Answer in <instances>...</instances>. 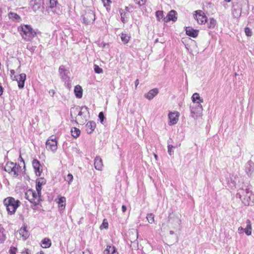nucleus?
Masks as SVG:
<instances>
[{
    "instance_id": "a878e982",
    "label": "nucleus",
    "mask_w": 254,
    "mask_h": 254,
    "mask_svg": "<svg viewBox=\"0 0 254 254\" xmlns=\"http://www.w3.org/2000/svg\"><path fill=\"white\" fill-rule=\"evenodd\" d=\"M51 245V241L49 239L45 238L42 242V247L44 248H49Z\"/></svg>"
},
{
    "instance_id": "4c0bfd02",
    "label": "nucleus",
    "mask_w": 254,
    "mask_h": 254,
    "mask_svg": "<svg viewBox=\"0 0 254 254\" xmlns=\"http://www.w3.org/2000/svg\"><path fill=\"white\" fill-rule=\"evenodd\" d=\"M44 183L42 182L40 183V182H37L36 186V189L37 191L41 193V186L43 185Z\"/></svg>"
},
{
    "instance_id": "4be33fe9",
    "label": "nucleus",
    "mask_w": 254,
    "mask_h": 254,
    "mask_svg": "<svg viewBox=\"0 0 254 254\" xmlns=\"http://www.w3.org/2000/svg\"><path fill=\"white\" fill-rule=\"evenodd\" d=\"M74 92L77 98H81L82 97L83 90L80 85H77L74 87Z\"/></svg>"
},
{
    "instance_id": "ddd939ff",
    "label": "nucleus",
    "mask_w": 254,
    "mask_h": 254,
    "mask_svg": "<svg viewBox=\"0 0 254 254\" xmlns=\"http://www.w3.org/2000/svg\"><path fill=\"white\" fill-rule=\"evenodd\" d=\"M159 93L157 88H153L144 94V97L148 100H152Z\"/></svg>"
},
{
    "instance_id": "c03bdc74",
    "label": "nucleus",
    "mask_w": 254,
    "mask_h": 254,
    "mask_svg": "<svg viewBox=\"0 0 254 254\" xmlns=\"http://www.w3.org/2000/svg\"><path fill=\"white\" fill-rule=\"evenodd\" d=\"M17 248L15 247H11L9 250V253L10 254H16Z\"/></svg>"
},
{
    "instance_id": "f704fd0d",
    "label": "nucleus",
    "mask_w": 254,
    "mask_h": 254,
    "mask_svg": "<svg viewBox=\"0 0 254 254\" xmlns=\"http://www.w3.org/2000/svg\"><path fill=\"white\" fill-rule=\"evenodd\" d=\"M8 16L9 18H13L16 20L19 18V16H18V15L14 12H10L8 14Z\"/></svg>"
},
{
    "instance_id": "dca6fc26",
    "label": "nucleus",
    "mask_w": 254,
    "mask_h": 254,
    "mask_svg": "<svg viewBox=\"0 0 254 254\" xmlns=\"http://www.w3.org/2000/svg\"><path fill=\"white\" fill-rule=\"evenodd\" d=\"M198 30L194 29L190 27H187L186 28V33L189 36L195 38L198 36Z\"/></svg>"
},
{
    "instance_id": "b1692460",
    "label": "nucleus",
    "mask_w": 254,
    "mask_h": 254,
    "mask_svg": "<svg viewBox=\"0 0 254 254\" xmlns=\"http://www.w3.org/2000/svg\"><path fill=\"white\" fill-rule=\"evenodd\" d=\"M241 199L242 202L245 205H250L251 204V198L250 196V193L247 192L246 196H245L244 198H242L241 197H240Z\"/></svg>"
},
{
    "instance_id": "2eb2a0df",
    "label": "nucleus",
    "mask_w": 254,
    "mask_h": 254,
    "mask_svg": "<svg viewBox=\"0 0 254 254\" xmlns=\"http://www.w3.org/2000/svg\"><path fill=\"white\" fill-rule=\"evenodd\" d=\"M176 12L175 10H171L168 14L167 16L164 18V21L165 22H168L170 20H172L174 21H176L177 19V17L176 16Z\"/></svg>"
},
{
    "instance_id": "423d86ee",
    "label": "nucleus",
    "mask_w": 254,
    "mask_h": 254,
    "mask_svg": "<svg viewBox=\"0 0 254 254\" xmlns=\"http://www.w3.org/2000/svg\"><path fill=\"white\" fill-rule=\"evenodd\" d=\"M202 110L203 107L200 104H193L190 107L191 117L195 119L201 116Z\"/></svg>"
},
{
    "instance_id": "49530a36",
    "label": "nucleus",
    "mask_w": 254,
    "mask_h": 254,
    "mask_svg": "<svg viewBox=\"0 0 254 254\" xmlns=\"http://www.w3.org/2000/svg\"><path fill=\"white\" fill-rule=\"evenodd\" d=\"M104 118L105 117H104V115L103 113V112H100L99 114V118L101 123H103V122L104 121Z\"/></svg>"
},
{
    "instance_id": "7ed1b4c3",
    "label": "nucleus",
    "mask_w": 254,
    "mask_h": 254,
    "mask_svg": "<svg viewBox=\"0 0 254 254\" xmlns=\"http://www.w3.org/2000/svg\"><path fill=\"white\" fill-rule=\"evenodd\" d=\"M3 203L7 210L11 214H13L19 206V201L13 197H8L4 199Z\"/></svg>"
},
{
    "instance_id": "f8f14e48",
    "label": "nucleus",
    "mask_w": 254,
    "mask_h": 254,
    "mask_svg": "<svg viewBox=\"0 0 254 254\" xmlns=\"http://www.w3.org/2000/svg\"><path fill=\"white\" fill-rule=\"evenodd\" d=\"M32 165L36 175L38 176H40L42 172V167L40 165V162L37 160L34 159L32 162Z\"/></svg>"
},
{
    "instance_id": "39448f33",
    "label": "nucleus",
    "mask_w": 254,
    "mask_h": 254,
    "mask_svg": "<svg viewBox=\"0 0 254 254\" xmlns=\"http://www.w3.org/2000/svg\"><path fill=\"white\" fill-rule=\"evenodd\" d=\"M27 198L32 203L38 204L41 200V193L37 190H29L26 193Z\"/></svg>"
},
{
    "instance_id": "412c9836",
    "label": "nucleus",
    "mask_w": 254,
    "mask_h": 254,
    "mask_svg": "<svg viewBox=\"0 0 254 254\" xmlns=\"http://www.w3.org/2000/svg\"><path fill=\"white\" fill-rule=\"evenodd\" d=\"M191 100L193 102V104H200L201 103H202L203 101V100L202 98H201L199 94L197 93H194L192 97H191Z\"/></svg>"
},
{
    "instance_id": "393cba45",
    "label": "nucleus",
    "mask_w": 254,
    "mask_h": 254,
    "mask_svg": "<svg viewBox=\"0 0 254 254\" xmlns=\"http://www.w3.org/2000/svg\"><path fill=\"white\" fill-rule=\"evenodd\" d=\"M121 39L124 44H127L130 40V36L127 34L122 33L121 35Z\"/></svg>"
},
{
    "instance_id": "603ef678",
    "label": "nucleus",
    "mask_w": 254,
    "mask_h": 254,
    "mask_svg": "<svg viewBox=\"0 0 254 254\" xmlns=\"http://www.w3.org/2000/svg\"><path fill=\"white\" fill-rule=\"evenodd\" d=\"M103 3H104V5L105 6L108 5L109 4V3L110 2V0H102Z\"/></svg>"
},
{
    "instance_id": "052dcab7",
    "label": "nucleus",
    "mask_w": 254,
    "mask_h": 254,
    "mask_svg": "<svg viewBox=\"0 0 254 254\" xmlns=\"http://www.w3.org/2000/svg\"><path fill=\"white\" fill-rule=\"evenodd\" d=\"M44 254V253H43V252H41L39 254V253H38V254Z\"/></svg>"
},
{
    "instance_id": "4d7b16f0",
    "label": "nucleus",
    "mask_w": 254,
    "mask_h": 254,
    "mask_svg": "<svg viewBox=\"0 0 254 254\" xmlns=\"http://www.w3.org/2000/svg\"><path fill=\"white\" fill-rule=\"evenodd\" d=\"M170 234L171 235H173V234H175V233H174V231H173V230H170Z\"/></svg>"
},
{
    "instance_id": "e433bc0d",
    "label": "nucleus",
    "mask_w": 254,
    "mask_h": 254,
    "mask_svg": "<svg viewBox=\"0 0 254 254\" xmlns=\"http://www.w3.org/2000/svg\"><path fill=\"white\" fill-rule=\"evenodd\" d=\"M108 227V223L106 219H104L102 224L100 227L101 229H103V228L107 229Z\"/></svg>"
},
{
    "instance_id": "bb28decb",
    "label": "nucleus",
    "mask_w": 254,
    "mask_h": 254,
    "mask_svg": "<svg viewBox=\"0 0 254 254\" xmlns=\"http://www.w3.org/2000/svg\"><path fill=\"white\" fill-rule=\"evenodd\" d=\"M41 5V0H35L34 1V4H33V9L34 11H36L40 8Z\"/></svg>"
},
{
    "instance_id": "864d4df0",
    "label": "nucleus",
    "mask_w": 254,
    "mask_h": 254,
    "mask_svg": "<svg viewBox=\"0 0 254 254\" xmlns=\"http://www.w3.org/2000/svg\"><path fill=\"white\" fill-rule=\"evenodd\" d=\"M122 211L123 212H125L127 210V207L125 205H122Z\"/></svg>"
},
{
    "instance_id": "f03ea898",
    "label": "nucleus",
    "mask_w": 254,
    "mask_h": 254,
    "mask_svg": "<svg viewBox=\"0 0 254 254\" xmlns=\"http://www.w3.org/2000/svg\"><path fill=\"white\" fill-rule=\"evenodd\" d=\"M4 170L13 177H17L21 172V166L13 162H7L4 166Z\"/></svg>"
},
{
    "instance_id": "f257e3e1",
    "label": "nucleus",
    "mask_w": 254,
    "mask_h": 254,
    "mask_svg": "<svg viewBox=\"0 0 254 254\" xmlns=\"http://www.w3.org/2000/svg\"><path fill=\"white\" fill-rule=\"evenodd\" d=\"M88 108L84 106L81 107H76L70 110V115L75 122L79 124H83L89 116Z\"/></svg>"
},
{
    "instance_id": "20e7f679",
    "label": "nucleus",
    "mask_w": 254,
    "mask_h": 254,
    "mask_svg": "<svg viewBox=\"0 0 254 254\" xmlns=\"http://www.w3.org/2000/svg\"><path fill=\"white\" fill-rule=\"evenodd\" d=\"M19 30H21L22 32L21 35L23 38L26 41H30L34 37L36 34L33 29L28 25L22 26L19 28Z\"/></svg>"
},
{
    "instance_id": "a19ab883",
    "label": "nucleus",
    "mask_w": 254,
    "mask_h": 254,
    "mask_svg": "<svg viewBox=\"0 0 254 254\" xmlns=\"http://www.w3.org/2000/svg\"><path fill=\"white\" fill-rule=\"evenodd\" d=\"M10 77L13 80H15L16 78V75H15V70L14 69H10Z\"/></svg>"
},
{
    "instance_id": "6ab92c4d",
    "label": "nucleus",
    "mask_w": 254,
    "mask_h": 254,
    "mask_svg": "<svg viewBox=\"0 0 254 254\" xmlns=\"http://www.w3.org/2000/svg\"><path fill=\"white\" fill-rule=\"evenodd\" d=\"M96 127V123L94 122H89L86 125V130L88 133H92Z\"/></svg>"
},
{
    "instance_id": "79ce46f5",
    "label": "nucleus",
    "mask_w": 254,
    "mask_h": 254,
    "mask_svg": "<svg viewBox=\"0 0 254 254\" xmlns=\"http://www.w3.org/2000/svg\"><path fill=\"white\" fill-rule=\"evenodd\" d=\"M176 230H180V220H178L177 223L175 224V226L174 227Z\"/></svg>"
},
{
    "instance_id": "3c124183",
    "label": "nucleus",
    "mask_w": 254,
    "mask_h": 254,
    "mask_svg": "<svg viewBox=\"0 0 254 254\" xmlns=\"http://www.w3.org/2000/svg\"><path fill=\"white\" fill-rule=\"evenodd\" d=\"M49 93L51 96L53 97L55 94V91L54 90L52 89L49 91Z\"/></svg>"
},
{
    "instance_id": "a18cd8bd",
    "label": "nucleus",
    "mask_w": 254,
    "mask_h": 254,
    "mask_svg": "<svg viewBox=\"0 0 254 254\" xmlns=\"http://www.w3.org/2000/svg\"><path fill=\"white\" fill-rule=\"evenodd\" d=\"M134 1L140 5H144L146 2V0H134Z\"/></svg>"
},
{
    "instance_id": "7c9ffc66",
    "label": "nucleus",
    "mask_w": 254,
    "mask_h": 254,
    "mask_svg": "<svg viewBox=\"0 0 254 254\" xmlns=\"http://www.w3.org/2000/svg\"><path fill=\"white\" fill-rule=\"evenodd\" d=\"M128 13L125 12H121V19L123 23L127 21V16Z\"/></svg>"
},
{
    "instance_id": "37998d69",
    "label": "nucleus",
    "mask_w": 254,
    "mask_h": 254,
    "mask_svg": "<svg viewBox=\"0 0 254 254\" xmlns=\"http://www.w3.org/2000/svg\"><path fill=\"white\" fill-rule=\"evenodd\" d=\"M173 148H174V147L172 145H168V153L170 155H171L173 152V151L172 150Z\"/></svg>"
},
{
    "instance_id": "4468645a",
    "label": "nucleus",
    "mask_w": 254,
    "mask_h": 254,
    "mask_svg": "<svg viewBox=\"0 0 254 254\" xmlns=\"http://www.w3.org/2000/svg\"><path fill=\"white\" fill-rule=\"evenodd\" d=\"M247 226L245 228L243 227H239V229H240L241 231L244 232L247 236H250L252 234V225L251 221L249 219L246 221Z\"/></svg>"
},
{
    "instance_id": "72a5a7b5",
    "label": "nucleus",
    "mask_w": 254,
    "mask_h": 254,
    "mask_svg": "<svg viewBox=\"0 0 254 254\" xmlns=\"http://www.w3.org/2000/svg\"><path fill=\"white\" fill-rule=\"evenodd\" d=\"M94 70L97 73H102L103 72V69L96 64L94 66Z\"/></svg>"
},
{
    "instance_id": "5fc2aeb1",
    "label": "nucleus",
    "mask_w": 254,
    "mask_h": 254,
    "mask_svg": "<svg viewBox=\"0 0 254 254\" xmlns=\"http://www.w3.org/2000/svg\"><path fill=\"white\" fill-rule=\"evenodd\" d=\"M2 87L0 85V96L2 94Z\"/></svg>"
},
{
    "instance_id": "09e8293b",
    "label": "nucleus",
    "mask_w": 254,
    "mask_h": 254,
    "mask_svg": "<svg viewBox=\"0 0 254 254\" xmlns=\"http://www.w3.org/2000/svg\"><path fill=\"white\" fill-rule=\"evenodd\" d=\"M22 254H31V253L28 249H26L22 252Z\"/></svg>"
},
{
    "instance_id": "f3484780",
    "label": "nucleus",
    "mask_w": 254,
    "mask_h": 254,
    "mask_svg": "<svg viewBox=\"0 0 254 254\" xmlns=\"http://www.w3.org/2000/svg\"><path fill=\"white\" fill-rule=\"evenodd\" d=\"M58 206L60 210H64L65 207L66 199L64 196H59L57 200Z\"/></svg>"
},
{
    "instance_id": "9d476101",
    "label": "nucleus",
    "mask_w": 254,
    "mask_h": 254,
    "mask_svg": "<svg viewBox=\"0 0 254 254\" xmlns=\"http://www.w3.org/2000/svg\"><path fill=\"white\" fill-rule=\"evenodd\" d=\"M58 142L55 139H49L46 142V148L53 152L57 149Z\"/></svg>"
},
{
    "instance_id": "2f4dec72",
    "label": "nucleus",
    "mask_w": 254,
    "mask_h": 254,
    "mask_svg": "<svg viewBox=\"0 0 254 254\" xmlns=\"http://www.w3.org/2000/svg\"><path fill=\"white\" fill-rule=\"evenodd\" d=\"M156 16L158 21H160L163 17V12L162 11L158 10L156 12Z\"/></svg>"
},
{
    "instance_id": "c9c22d12",
    "label": "nucleus",
    "mask_w": 254,
    "mask_h": 254,
    "mask_svg": "<svg viewBox=\"0 0 254 254\" xmlns=\"http://www.w3.org/2000/svg\"><path fill=\"white\" fill-rule=\"evenodd\" d=\"M4 240V230L3 228L0 227V242L3 241Z\"/></svg>"
},
{
    "instance_id": "de8ad7c7",
    "label": "nucleus",
    "mask_w": 254,
    "mask_h": 254,
    "mask_svg": "<svg viewBox=\"0 0 254 254\" xmlns=\"http://www.w3.org/2000/svg\"><path fill=\"white\" fill-rule=\"evenodd\" d=\"M59 72L61 74L64 73L65 71V69L63 65L60 66L59 67Z\"/></svg>"
},
{
    "instance_id": "13d9d810",
    "label": "nucleus",
    "mask_w": 254,
    "mask_h": 254,
    "mask_svg": "<svg viewBox=\"0 0 254 254\" xmlns=\"http://www.w3.org/2000/svg\"><path fill=\"white\" fill-rule=\"evenodd\" d=\"M154 157H155V158L156 160H157V159H158V156H157V155L156 154H154Z\"/></svg>"
},
{
    "instance_id": "6e6552de",
    "label": "nucleus",
    "mask_w": 254,
    "mask_h": 254,
    "mask_svg": "<svg viewBox=\"0 0 254 254\" xmlns=\"http://www.w3.org/2000/svg\"><path fill=\"white\" fill-rule=\"evenodd\" d=\"M194 12V17L198 24H203L207 22V18L204 12L201 10H198Z\"/></svg>"
},
{
    "instance_id": "8fccbe9b",
    "label": "nucleus",
    "mask_w": 254,
    "mask_h": 254,
    "mask_svg": "<svg viewBox=\"0 0 254 254\" xmlns=\"http://www.w3.org/2000/svg\"><path fill=\"white\" fill-rule=\"evenodd\" d=\"M14 63L17 65V69H18L20 66L19 62L17 60H15Z\"/></svg>"
},
{
    "instance_id": "a211bd4d",
    "label": "nucleus",
    "mask_w": 254,
    "mask_h": 254,
    "mask_svg": "<svg viewBox=\"0 0 254 254\" xmlns=\"http://www.w3.org/2000/svg\"><path fill=\"white\" fill-rule=\"evenodd\" d=\"M94 166L96 169L98 170H101L103 168V162L102 159L97 156L94 159Z\"/></svg>"
},
{
    "instance_id": "0eeeda50",
    "label": "nucleus",
    "mask_w": 254,
    "mask_h": 254,
    "mask_svg": "<svg viewBox=\"0 0 254 254\" xmlns=\"http://www.w3.org/2000/svg\"><path fill=\"white\" fill-rule=\"evenodd\" d=\"M180 114L178 111L170 112L168 115V125L174 126L177 124Z\"/></svg>"
},
{
    "instance_id": "473e14b6",
    "label": "nucleus",
    "mask_w": 254,
    "mask_h": 254,
    "mask_svg": "<svg viewBox=\"0 0 254 254\" xmlns=\"http://www.w3.org/2000/svg\"><path fill=\"white\" fill-rule=\"evenodd\" d=\"M65 180L68 182V184L70 185L73 180V176L71 174H68L66 177L65 178Z\"/></svg>"
},
{
    "instance_id": "aec40b11",
    "label": "nucleus",
    "mask_w": 254,
    "mask_h": 254,
    "mask_svg": "<svg viewBox=\"0 0 254 254\" xmlns=\"http://www.w3.org/2000/svg\"><path fill=\"white\" fill-rule=\"evenodd\" d=\"M19 234L21 238H22L23 240H26L29 237V233L27 230L26 227H24L21 228L19 231Z\"/></svg>"
},
{
    "instance_id": "1a4fd4ad",
    "label": "nucleus",
    "mask_w": 254,
    "mask_h": 254,
    "mask_svg": "<svg viewBox=\"0 0 254 254\" xmlns=\"http://www.w3.org/2000/svg\"><path fill=\"white\" fill-rule=\"evenodd\" d=\"M95 19V16L94 12L92 10L87 11L83 18V22L86 24L92 23Z\"/></svg>"
},
{
    "instance_id": "6e6d98bb",
    "label": "nucleus",
    "mask_w": 254,
    "mask_h": 254,
    "mask_svg": "<svg viewBox=\"0 0 254 254\" xmlns=\"http://www.w3.org/2000/svg\"><path fill=\"white\" fill-rule=\"evenodd\" d=\"M135 86L136 87V86L138 85V83H139V81H138V79H137V80L135 81Z\"/></svg>"
},
{
    "instance_id": "c756f323",
    "label": "nucleus",
    "mask_w": 254,
    "mask_h": 254,
    "mask_svg": "<svg viewBox=\"0 0 254 254\" xmlns=\"http://www.w3.org/2000/svg\"><path fill=\"white\" fill-rule=\"evenodd\" d=\"M146 218L148 222L150 224H152L154 222V216L152 213L148 214Z\"/></svg>"
},
{
    "instance_id": "9b49d317",
    "label": "nucleus",
    "mask_w": 254,
    "mask_h": 254,
    "mask_svg": "<svg viewBox=\"0 0 254 254\" xmlns=\"http://www.w3.org/2000/svg\"><path fill=\"white\" fill-rule=\"evenodd\" d=\"M26 78V75L25 73H21L18 76H16L15 80L17 81L19 88H23L24 87Z\"/></svg>"
},
{
    "instance_id": "c85d7f7f",
    "label": "nucleus",
    "mask_w": 254,
    "mask_h": 254,
    "mask_svg": "<svg viewBox=\"0 0 254 254\" xmlns=\"http://www.w3.org/2000/svg\"><path fill=\"white\" fill-rule=\"evenodd\" d=\"M71 133L72 136L74 138H77L80 135V131L78 128H77L76 127H73L71 130Z\"/></svg>"
},
{
    "instance_id": "5701e85b",
    "label": "nucleus",
    "mask_w": 254,
    "mask_h": 254,
    "mask_svg": "<svg viewBox=\"0 0 254 254\" xmlns=\"http://www.w3.org/2000/svg\"><path fill=\"white\" fill-rule=\"evenodd\" d=\"M104 253L107 254H119L116 251L115 247L111 246H107V248L104 250Z\"/></svg>"
},
{
    "instance_id": "cd10ccee",
    "label": "nucleus",
    "mask_w": 254,
    "mask_h": 254,
    "mask_svg": "<svg viewBox=\"0 0 254 254\" xmlns=\"http://www.w3.org/2000/svg\"><path fill=\"white\" fill-rule=\"evenodd\" d=\"M216 25V20H215L213 18H209L208 22V25L207 27L209 29H212L214 28Z\"/></svg>"
},
{
    "instance_id": "bf43d9fd",
    "label": "nucleus",
    "mask_w": 254,
    "mask_h": 254,
    "mask_svg": "<svg viewBox=\"0 0 254 254\" xmlns=\"http://www.w3.org/2000/svg\"><path fill=\"white\" fill-rule=\"evenodd\" d=\"M226 2H230L231 0H224Z\"/></svg>"
},
{
    "instance_id": "58836bf2",
    "label": "nucleus",
    "mask_w": 254,
    "mask_h": 254,
    "mask_svg": "<svg viewBox=\"0 0 254 254\" xmlns=\"http://www.w3.org/2000/svg\"><path fill=\"white\" fill-rule=\"evenodd\" d=\"M245 33L246 35L248 37H250L252 35V32L251 30L250 29V28L249 27L245 28Z\"/></svg>"
},
{
    "instance_id": "ea45409f",
    "label": "nucleus",
    "mask_w": 254,
    "mask_h": 254,
    "mask_svg": "<svg viewBox=\"0 0 254 254\" xmlns=\"http://www.w3.org/2000/svg\"><path fill=\"white\" fill-rule=\"evenodd\" d=\"M50 2V7L53 8L56 5L57 0H49Z\"/></svg>"
}]
</instances>
